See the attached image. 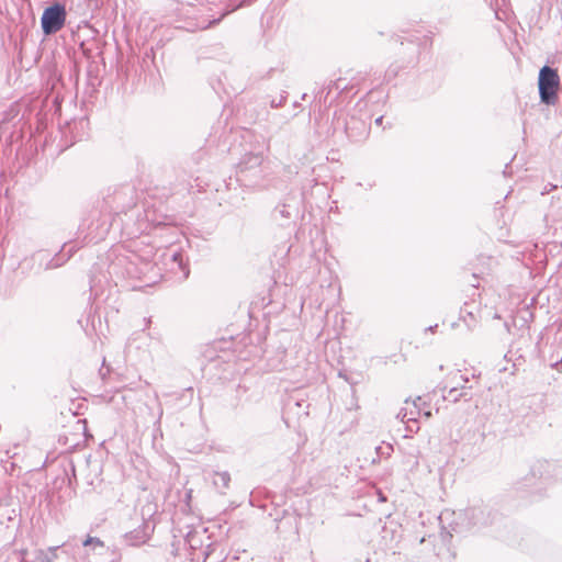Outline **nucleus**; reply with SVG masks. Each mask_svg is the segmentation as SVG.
<instances>
[{"label":"nucleus","mask_w":562,"mask_h":562,"mask_svg":"<svg viewBox=\"0 0 562 562\" xmlns=\"http://www.w3.org/2000/svg\"><path fill=\"white\" fill-rule=\"evenodd\" d=\"M538 87L541 102L546 104L557 103L560 78L555 69L543 66L539 72Z\"/></svg>","instance_id":"1"},{"label":"nucleus","mask_w":562,"mask_h":562,"mask_svg":"<svg viewBox=\"0 0 562 562\" xmlns=\"http://www.w3.org/2000/svg\"><path fill=\"white\" fill-rule=\"evenodd\" d=\"M66 15L65 7L59 3L46 8L41 19L43 32L49 35L61 30L66 22Z\"/></svg>","instance_id":"2"},{"label":"nucleus","mask_w":562,"mask_h":562,"mask_svg":"<svg viewBox=\"0 0 562 562\" xmlns=\"http://www.w3.org/2000/svg\"><path fill=\"white\" fill-rule=\"evenodd\" d=\"M401 414H402V419L403 420H414L416 422L417 420V416L419 415V413L417 412V406H416V403L415 402H405V405L404 407L402 408L401 411Z\"/></svg>","instance_id":"3"},{"label":"nucleus","mask_w":562,"mask_h":562,"mask_svg":"<svg viewBox=\"0 0 562 562\" xmlns=\"http://www.w3.org/2000/svg\"><path fill=\"white\" fill-rule=\"evenodd\" d=\"M93 542H95V543H97V544H99V546H102V544H103V543H102V541H100L99 539H94V538L89 537V538H87V539L83 541V546H85V547H88V546L92 544Z\"/></svg>","instance_id":"4"},{"label":"nucleus","mask_w":562,"mask_h":562,"mask_svg":"<svg viewBox=\"0 0 562 562\" xmlns=\"http://www.w3.org/2000/svg\"><path fill=\"white\" fill-rule=\"evenodd\" d=\"M220 476L225 483H227L228 477L226 476V474H220Z\"/></svg>","instance_id":"5"},{"label":"nucleus","mask_w":562,"mask_h":562,"mask_svg":"<svg viewBox=\"0 0 562 562\" xmlns=\"http://www.w3.org/2000/svg\"><path fill=\"white\" fill-rule=\"evenodd\" d=\"M382 122V117L376 120V123L380 124Z\"/></svg>","instance_id":"6"}]
</instances>
